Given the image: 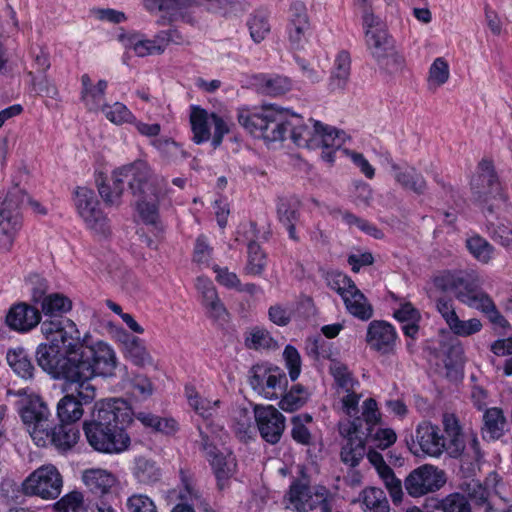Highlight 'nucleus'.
I'll return each instance as SVG.
<instances>
[{
  "instance_id": "ea45409f",
  "label": "nucleus",
  "mask_w": 512,
  "mask_h": 512,
  "mask_svg": "<svg viewBox=\"0 0 512 512\" xmlns=\"http://www.w3.org/2000/svg\"><path fill=\"white\" fill-rule=\"evenodd\" d=\"M362 504L365 512H389L390 505L386 493L376 487L365 488L362 493Z\"/></svg>"
},
{
  "instance_id": "4468645a",
  "label": "nucleus",
  "mask_w": 512,
  "mask_h": 512,
  "mask_svg": "<svg viewBox=\"0 0 512 512\" xmlns=\"http://www.w3.org/2000/svg\"><path fill=\"white\" fill-rule=\"evenodd\" d=\"M365 341L371 351L382 356L394 355L399 342L396 327L385 320H372L367 327Z\"/></svg>"
},
{
  "instance_id": "13d9d810",
  "label": "nucleus",
  "mask_w": 512,
  "mask_h": 512,
  "mask_svg": "<svg viewBox=\"0 0 512 512\" xmlns=\"http://www.w3.org/2000/svg\"><path fill=\"white\" fill-rule=\"evenodd\" d=\"M316 127L318 128L317 148L332 146V144H337V142H339L340 146L343 145L344 139L341 137V134H343L342 131L324 125L321 122H316Z\"/></svg>"
},
{
  "instance_id": "aec40b11",
  "label": "nucleus",
  "mask_w": 512,
  "mask_h": 512,
  "mask_svg": "<svg viewBox=\"0 0 512 512\" xmlns=\"http://www.w3.org/2000/svg\"><path fill=\"white\" fill-rule=\"evenodd\" d=\"M382 422V416L374 398H367L362 405V413L349 423L348 435L360 436L370 434Z\"/></svg>"
},
{
  "instance_id": "cd10ccee",
  "label": "nucleus",
  "mask_w": 512,
  "mask_h": 512,
  "mask_svg": "<svg viewBox=\"0 0 512 512\" xmlns=\"http://www.w3.org/2000/svg\"><path fill=\"white\" fill-rule=\"evenodd\" d=\"M171 40V33L168 31L157 33L153 39H143L137 36L130 39L133 50L138 57L163 53Z\"/></svg>"
},
{
  "instance_id": "7c9ffc66",
  "label": "nucleus",
  "mask_w": 512,
  "mask_h": 512,
  "mask_svg": "<svg viewBox=\"0 0 512 512\" xmlns=\"http://www.w3.org/2000/svg\"><path fill=\"white\" fill-rule=\"evenodd\" d=\"M343 302L347 312L353 317L361 321H368L373 317V306L357 286L351 293L344 297Z\"/></svg>"
},
{
  "instance_id": "de8ad7c7",
  "label": "nucleus",
  "mask_w": 512,
  "mask_h": 512,
  "mask_svg": "<svg viewBox=\"0 0 512 512\" xmlns=\"http://www.w3.org/2000/svg\"><path fill=\"white\" fill-rule=\"evenodd\" d=\"M432 512H472V510L466 496L452 493L438 501Z\"/></svg>"
},
{
  "instance_id": "49530a36",
  "label": "nucleus",
  "mask_w": 512,
  "mask_h": 512,
  "mask_svg": "<svg viewBox=\"0 0 512 512\" xmlns=\"http://www.w3.org/2000/svg\"><path fill=\"white\" fill-rule=\"evenodd\" d=\"M260 91L267 96H281L291 89V80L284 76H263L259 83Z\"/></svg>"
},
{
  "instance_id": "393cba45",
  "label": "nucleus",
  "mask_w": 512,
  "mask_h": 512,
  "mask_svg": "<svg viewBox=\"0 0 512 512\" xmlns=\"http://www.w3.org/2000/svg\"><path fill=\"white\" fill-rule=\"evenodd\" d=\"M365 36L372 57L378 65H383L384 60L388 57V52L394 49L395 41L393 37L385 27L366 31Z\"/></svg>"
},
{
  "instance_id": "39448f33",
  "label": "nucleus",
  "mask_w": 512,
  "mask_h": 512,
  "mask_svg": "<svg viewBox=\"0 0 512 512\" xmlns=\"http://www.w3.org/2000/svg\"><path fill=\"white\" fill-rule=\"evenodd\" d=\"M32 441L38 447L51 448L60 454L71 451L80 439L79 424L54 423L48 405L40 396L29 398L19 411Z\"/></svg>"
},
{
  "instance_id": "f704fd0d",
  "label": "nucleus",
  "mask_w": 512,
  "mask_h": 512,
  "mask_svg": "<svg viewBox=\"0 0 512 512\" xmlns=\"http://www.w3.org/2000/svg\"><path fill=\"white\" fill-rule=\"evenodd\" d=\"M365 453L366 447L363 438L348 435L346 443L341 448L340 458L345 465L355 468L364 458Z\"/></svg>"
},
{
  "instance_id": "f03ea898",
  "label": "nucleus",
  "mask_w": 512,
  "mask_h": 512,
  "mask_svg": "<svg viewBox=\"0 0 512 512\" xmlns=\"http://www.w3.org/2000/svg\"><path fill=\"white\" fill-rule=\"evenodd\" d=\"M127 183L132 195L136 197L135 210L141 222L152 228L155 234L164 233L165 227L161 220L160 203L166 192L160 183L152 177L149 164L144 160H136L113 171V184L105 181L98 184V192L107 204L119 200Z\"/></svg>"
},
{
  "instance_id": "338daca9",
  "label": "nucleus",
  "mask_w": 512,
  "mask_h": 512,
  "mask_svg": "<svg viewBox=\"0 0 512 512\" xmlns=\"http://www.w3.org/2000/svg\"><path fill=\"white\" fill-rule=\"evenodd\" d=\"M129 512H158L154 501L145 494H133L127 499Z\"/></svg>"
},
{
  "instance_id": "3c124183",
  "label": "nucleus",
  "mask_w": 512,
  "mask_h": 512,
  "mask_svg": "<svg viewBox=\"0 0 512 512\" xmlns=\"http://www.w3.org/2000/svg\"><path fill=\"white\" fill-rule=\"evenodd\" d=\"M327 284L342 300L356 287L350 276L340 271H332L327 274Z\"/></svg>"
},
{
  "instance_id": "37998d69",
  "label": "nucleus",
  "mask_w": 512,
  "mask_h": 512,
  "mask_svg": "<svg viewBox=\"0 0 512 512\" xmlns=\"http://www.w3.org/2000/svg\"><path fill=\"white\" fill-rule=\"evenodd\" d=\"M309 398L307 389L301 384L293 385L285 392L279 402V406L286 412H294L302 408Z\"/></svg>"
},
{
  "instance_id": "1a4fd4ad",
  "label": "nucleus",
  "mask_w": 512,
  "mask_h": 512,
  "mask_svg": "<svg viewBox=\"0 0 512 512\" xmlns=\"http://www.w3.org/2000/svg\"><path fill=\"white\" fill-rule=\"evenodd\" d=\"M190 125L195 144H203L211 139L214 149L218 148L229 134L231 127L223 116L216 112L209 113L199 105H192L190 112Z\"/></svg>"
},
{
  "instance_id": "20e7f679",
  "label": "nucleus",
  "mask_w": 512,
  "mask_h": 512,
  "mask_svg": "<svg viewBox=\"0 0 512 512\" xmlns=\"http://www.w3.org/2000/svg\"><path fill=\"white\" fill-rule=\"evenodd\" d=\"M132 422L133 410L126 400L105 399L96 403L91 419L83 423V431L93 450L119 454L131 444L127 429Z\"/></svg>"
},
{
  "instance_id": "c756f323",
  "label": "nucleus",
  "mask_w": 512,
  "mask_h": 512,
  "mask_svg": "<svg viewBox=\"0 0 512 512\" xmlns=\"http://www.w3.org/2000/svg\"><path fill=\"white\" fill-rule=\"evenodd\" d=\"M268 265V255L261 245L250 240L247 244V260L243 268L245 275L261 277Z\"/></svg>"
},
{
  "instance_id": "f257e3e1",
  "label": "nucleus",
  "mask_w": 512,
  "mask_h": 512,
  "mask_svg": "<svg viewBox=\"0 0 512 512\" xmlns=\"http://www.w3.org/2000/svg\"><path fill=\"white\" fill-rule=\"evenodd\" d=\"M41 333L47 342L37 346L35 358L38 366L53 379L77 382L113 373L114 350L103 341L88 345L72 320H44Z\"/></svg>"
},
{
  "instance_id": "e433bc0d",
  "label": "nucleus",
  "mask_w": 512,
  "mask_h": 512,
  "mask_svg": "<svg viewBox=\"0 0 512 512\" xmlns=\"http://www.w3.org/2000/svg\"><path fill=\"white\" fill-rule=\"evenodd\" d=\"M306 354L314 361H335V349L333 343L325 340L320 335L309 337L305 343Z\"/></svg>"
},
{
  "instance_id": "72a5a7b5",
  "label": "nucleus",
  "mask_w": 512,
  "mask_h": 512,
  "mask_svg": "<svg viewBox=\"0 0 512 512\" xmlns=\"http://www.w3.org/2000/svg\"><path fill=\"white\" fill-rule=\"evenodd\" d=\"M0 227L6 235L15 233L21 227L18 205L9 197L0 203Z\"/></svg>"
},
{
  "instance_id": "4d7b16f0",
  "label": "nucleus",
  "mask_w": 512,
  "mask_h": 512,
  "mask_svg": "<svg viewBox=\"0 0 512 512\" xmlns=\"http://www.w3.org/2000/svg\"><path fill=\"white\" fill-rule=\"evenodd\" d=\"M329 372L339 388L346 391H348V388H352L354 378L346 364L335 360L331 363Z\"/></svg>"
},
{
  "instance_id": "4c0bfd02",
  "label": "nucleus",
  "mask_w": 512,
  "mask_h": 512,
  "mask_svg": "<svg viewBox=\"0 0 512 512\" xmlns=\"http://www.w3.org/2000/svg\"><path fill=\"white\" fill-rule=\"evenodd\" d=\"M126 357L136 366L144 367L152 364L153 359L148 352L144 340L137 336H128L124 342Z\"/></svg>"
},
{
  "instance_id": "5701e85b",
  "label": "nucleus",
  "mask_w": 512,
  "mask_h": 512,
  "mask_svg": "<svg viewBox=\"0 0 512 512\" xmlns=\"http://www.w3.org/2000/svg\"><path fill=\"white\" fill-rule=\"evenodd\" d=\"M80 81V99L86 109L90 112L101 111L108 88V81L100 79L96 84H93L91 77L86 73L81 76Z\"/></svg>"
},
{
  "instance_id": "052dcab7",
  "label": "nucleus",
  "mask_w": 512,
  "mask_h": 512,
  "mask_svg": "<svg viewBox=\"0 0 512 512\" xmlns=\"http://www.w3.org/2000/svg\"><path fill=\"white\" fill-rule=\"evenodd\" d=\"M272 337L265 329L254 327L245 335V346L248 349L260 350L262 348H269Z\"/></svg>"
},
{
  "instance_id": "79ce46f5",
  "label": "nucleus",
  "mask_w": 512,
  "mask_h": 512,
  "mask_svg": "<svg viewBox=\"0 0 512 512\" xmlns=\"http://www.w3.org/2000/svg\"><path fill=\"white\" fill-rule=\"evenodd\" d=\"M310 487L299 479H294L289 487L287 498L293 508L299 512L306 511L311 499Z\"/></svg>"
},
{
  "instance_id": "9d476101",
  "label": "nucleus",
  "mask_w": 512,
  "mask_h": 512,
  "mask_svg": "<svg viewBox=\"0 0 512 512\" xmlns=\"http://www.w3.org/2000/svg\"><path fill=\"white\" fill-rule=\"evenodd\" d=\"M92 379H79L77 382H68L75 385L74 391L66 393L57 403L56 416L58 421L70 424H79L84 406L90 405L96 397V388L90 383Z\"/></svg>"
},
{
  "instance_id": "b1692460",
  "label": "nucleus",
  "mask_w": 512,
  "mask_h": 512,
  "mask_svg": "<svg viewBox=\"0 0 512 512\" xmlns=\"http://www.w3.org/2000/svg\"><path fill=\"white\" fill-rule=\"evenodd\" d=\"M388 163L393 172L394 179L402 188L411 190L418 195L425 193L427 189L426 180L414 166H407L403 169L391 157H389Z\"/></svg>"
},
{
  "instance_id": "412c9836",
  "label": "nucleus",
  "mask_w": 512,
  "mask_h": 512,
  "mask_svg": "<svg viewBox=\"0 0 512 512\" xmlns=\"http://www.w3.org/2000/svg\"><path fill=\"white\" fill-rule=\"evenodd\" d=\"M416 440L420 451L425 455L439 457L444 452L445 437L430 422L424 421L417 426Z\"/></svg>"
},
{
  "instance_id": "5fc2aeb1",
  "label": "nucleus",
  "mask_w": 512,
  "mask_h": 512,
  "mask_svg": "<svg viewBox=\"0 0 512 512\" xmlns=\"http://www.w3.org/2000/svg\"><path fill=\"white\" fill-rule=\"evenodd\" d=\"M26 283L30 286L31 301L34 304H40L48 295L47 279L39 273H30L26 277Z\"/></svg>"
},
{
  "instance_id": "473e14b6",
  "label": "nucleus",
  "mask_w": 512,
  "mask_h": 512,
  "mask_svg": "<svg viewBox=\"0 0 512 512\" xmlns=\"http://www.w3.org/2000/svg\"><path fill=\"white\" fill-rule=\"evenodd\" d=\"M302 203L295 195L279 196L276 200V215L280 224L298 222Z\"/></svg>"
},
{
  "instance_id": "6ab92c4d",
  "label": "nucleus",
  "mask_w": 512,
  "mask_h": 512,
  "mask_svg": "<svg viewBox=\"0 0 512 512\" xmlns=\"http://www.w3.org/2000/svg\"><path fill=\"white\" fill-rule=\"evenodd\" d=\"M255 420L261 437L270 444L280 441L285 429V417L274 406L255 408Z\"/></svg>"
},
{
  "instance_id": "a878e982",
  "label": "nucleus",
  "mask_w": 512,
  "mask_h": 512,
  "mask_svg": "<svg viewBox=\"0 0 512 512\" xmlns=\"http://www.w3.org/2000/svg\"><path fill=\"white\" fill-rule=\"evenodd\" d=\"M6 360L12 371L22 380L34 379L36 367L28 351L24 347L9 349Z\"/></svg>"
},
{
  "instance_id": "bf43d9fd",
  "label": "nucleus",
  "mask_w": 512,
  "mask_h": 512,
  "mask_svg": "<svg viewBox=\"0 0 512 512\" xmlns=\"http://www.w3.org/2000/svg\"><path fill=\"white\" fill-rule=\"evenodd\" d=\"M83 502V494L79 491H72L54 504V510L55 512H80Z\"/></svg>"
},
{
  "instance_id": "ddd939ff",
  "label": "nucleus",
  "mask_w": 512,
  "mask_h": 512,
  "mask_svg": "<svg viewBox=\"0 0 512 512\" xmlns=\"http://www.w3.org/2000/svg\"><path fill=\"white\" fill-rule=\"evenodd\" d=\"M446 482L445 474L432 465H422L409 473L404 481L407 493L420 497L439 490Z\"/></svg>"
},
{
  "instance_id": "4be33fe9",
  "label": "nucleus",
  "mask_w": 512,
  "mask_h": 512,
  "mask_svg": "<svg viewBox=\"0 0 512 512\" xmlns=\"http://www.w3.org/2000/svg\"><path fill=\"white\" fill-rule=\"evenodd\" d=\"M180 485L178 491V503H187L199 510L208 505L210 501L204 496L203 491L197 485L196 479L189 470L180 469Z\"/></svg>"
},
{
  "instance_id": "0e129e2a",
  "label": "nucleus",
  "mask_w": 512,
  "mask_h": 512,
  "mask_svg": "<svg viewBox=\"0 0 512 512\" xmlns=\"http://www.w3.org/2000/svg\"><path fill=\"white\" fill-rule=\"evenodd\" d=\"M449 328L457 336L468 337L478 333L482 329V323L477 318H471L465 321L457 317Z\"/></svg>"
},
{
  "instance_id": "9b49d317",
  "label": "nucleus",
  "mask_w": 512,
  "mask_h": 512,
  "mask_svg": "<svg viewBox=\"0 0 512 512\" xmlns=\"http://www.w3.org/2000/svg\"><path fill=\"white\" fill-rule=\"evenodd\" d=\"M62 476L54 465H43L32 472L22 483L25 495L42 499H56L62 490Z\"/></svg>"
},
{
  "instance_id": "2eb2a0df",
  "label": "nucleus",
  "mask_w": 512,
  "mask_h": 512,
  "mask_svg": "<svg viewBox=\"0 0 512 512\" xmlns=\"http://www.w3.org/2000/svg\"><path fill=\"white\" fill-rule=\"evenodd\" d=\"M42 322L40 310L24 301L13 303L7 310L4 320L9 330L18 334H27L38 325L41 326Z\"/></svg>"
},
{
  "instance_id": "680f3d73",
  "label": "nucleus",
  "mask_w": 512,
  "mask_h": 512,
  "mask_svg": "<svg viewBox=\"0 0 512 512\" xmlns=\"http://www.w3.org/2000/svg\"><path fill=\"white\" fill-rule=\"evenodd\" d=\"M283 357L291 381H296L301 373L302 361L300 353L293 345L289 344L284 348Z\"/></svg>"
},
{
  "instance_id": "09e8293b",
  "label": "nucleus",
  "mask_w": 512,
  "mask_h": 512,
  "mask_svg": "<svg viewBox=\"0 0 512 512\" xmlns=\"http://www.w3.org/2000/svg\"><path fill=\"white\" fill-rule=\"evenodd\" d=\"M134 476L140 483L153 484L160 480L161 471L155 462L140 458L136 461Z\"/></svg>"
},
{
  "instance_id": "603ef678",
  "label": "nucleus",
  "mask_w": 512,
  "mask_h": 512,
  "mask_svg": "<svg viewBox=\"0 0 512 512\" xmlns=\"http://www.w3.org/2000/svg\"><path fill=\"white\" fill-rule=\"evenodd\" d=\"M362 438L364 442L367 441L376 448L385 450L396 442L397 435L393 429L381 428L379 425L374 431H371L370 434H365Z\"/></svg>"
},
{
  "instance_id": "c85d7f7f",
  "label": "nucleus",
  "mask_w": 512,
  "mask_h": 512,
  "mask_svg": "<svg viewBox=\"0 0 512 512\" xmlns=\"http://www.w3.org/2000/svg\"><path fill=\"white\" fill-rule=\"evenodd\" d=\"M41 315L50 317V320H62L63 316L73 308L72 300L60 292L49 293L40 303Z\"/></svg>"
},
{
  "instance_id": "423d86ee",
  "label": "nucleus",
  "mask_w": 512,
  "mask_h": 512,
  "mask_svg": "<svg viewBox=\"0 0 512 512\" xmlns=\"http://www.w3.org/2000/svg\"><path fill=\"white\" fill-rule=\"evenodd\" d=\"M197 430L200 437L199 449L211 467L217 489L224 491L237 471L236 457L230 449L220 446L218 433L209 435L201 425L197 426Z\"/></svg>"
},
{
  "instance_id": "f3484780",
  "label": "nucleus",
  "mask_w": 512,
  "mask_h": 512,
  "mask_svg": "<svg viewBox=\"0 0 512 512\" xmlns=\"http://www.w3.org/2000/svg\"><path fill=\"white\" fill-rule=\"evenodd\" d=\"M309 29L310 20L306 4L300 0L293 1L289 6L286 25V34L292 49L304 48Z\"/></svg>"
},
{
  "instance_id": "7ed1b4c3",
  "label": "nucleus",
  "mask_w": 512,
  "mask_h": 512,
  "mask_svg": "<svg viewBox=\"0 0 512 512\" xmlns=\"http://www.w3.org/2000/svg\"><path fill=\"white\" fill-rule=\"evenodd\" d=\"M237 120L253 138L265 143L284 141L289 136L300 148L317 149V121L310 119L313 125L309 126L301 115L275 104L238 108Z\"/></svg>"
},
{
  "instance_id": "6e6d98bb",
  "label": "nucleus",
  "mask_w": 512,
  "mask_h": 512,
  "mask_svg": "<svg viewBox=\"0 0 512 512\" xmlns=\"http://www.w3.org/2000/svg\"><path fill=\"white\" fill-rule=\"evenodd\" d=\"M213 255V247L209 244L205 234H199L194 243L192 260L198 265L209 266Z\"/></svg>"
},
{
  "instance_id": "a19ab883",
  "label": "nucleus",
  "mask_w": 512,
  "mask_h": 512,
  "mask_svg": "<svg viewBox=\"0 0 512 512\" xmlns=\"http://www.w3.org/2000/svg\"><path fill=\"white\" fill-rule=\"evenodd\" d=\"M466 248L477 261L483 264L489 263L494 257V246L478 234L466 239Z\"/></svg>"
},
{
  "instance_id": "58836bf2",
  "label": "nucleus",
  "mask_w": 512,
  "mask_h": 512,
  "mask_svg": "<svg viewBox=\"0 0 512 512\" xmlns=\"http://www.w3.org/2000/svg\"><path fill=\"white\" fill-rule=\"evenodd\" d=\"M483 422L482 433L484 437L487 435L490 439L495 440L503 435L506 419L501 408H488L484 412Z\"/></svg>"
},
{
  "instance_id": "69168bd1",
  "label": "nucleus",
  "mask_w": 512,
  "mask_h": 512,
  "mask_svg": "<svg viewBox=\"0 0 512 512\" xmlns=\"http://www.w3.org/2000/svg\"><path fill=\"white\" fill-rule=\"evenodd\" d=\"M272 368L273 366L266 364H255L251 367L248 382L253 390L258 393L263 392L266 377L270 374Z\"/></svg>"
},
{
  "instance_id": "dca6fc26",
  "label": "nucleus",
  "mask_w": 512,
  "mask_h": 512,
  "mask_svg": "<svg viewBox=\"0 0 512 512\" xmlns=\"http://www.w3.org/2000/svg\"><path fill=\"white\" fill-rule=\"evenodd\" d=\"M470 186L475 200L480 204H486L489 196L499 190L500 179L492 159L482 158L478 162Z\"/></svg>"
},
{
  "instance_id": "e2e57ef3",
  "label": "nucleus",
  "mask_w": 512,
  "mask_h": 512,
  "mask_svg": "<svg viewBox=\"0 0 512 512\" xmlns=\"http://www.w3.org/2000/svg\"><path fill=\"white\" fill-rule=\"evenodd\" d=\"M450 76L448 62L443 57L436 58L429 68V82L436 86L444 85Z\"/></svg>"
},
{
  "instance_id": "8fccbe9b",
  "label": "nucleus",
  "mask_w": 512,
  "mask_h": 512,
  "mask_svg": "<svg viewBox=\"0 0 512 512\" xmlns=\"http://www.w3.org/2000/svg\"><path fill=\"white\" fill-rule=\"evenodd\" d=\"M143 8L149 13L164 12L175 16L186 7L184 0H141Z\"/></svg>"
},
{
  "instance_id": "864d4df0",
  "label": "nucleus",
  "mask_w": 512,
  "mask_h": 512,
  "mask_svg": "<svg viewBox=\"0 0 512 512\" xmlns=\"http://www.w3.org/2000/svg\"><path fill=\"white\" fill-rule=\"evenodd\" d=\"M477 310L482 312L484 316L489 320V322L494 326L500 327L504 330L511 328L510 322L498 310L491 296L489 298H485V302L480 305Z\"/></svg>"
},
{
  "instance_id": "c9c22d12",
  "label": "nucleus",
  "mask_w": 512,
  "mask_h": 512,
  "mask_svg": "<svg viewBox=\"0 0 512 512\" xmlns=\"http://www.w3.org/2000/svg\"><path fill=\"white\" fill-rule=\"evenodd\" d=\"M247 27L252 40L261 43L271 30L269 12L263 8L254 10L247 20Z\"/></svg>"
},
{
  "instance_id": "f8f14e48",
  "label": "nucleus",
  "mask_w": 512,
  "mask_h": 512,
  "mask_svg": "<svg viewBox=\"0 0 512 512\" xmlns=\"http://www.w3.org/2000/svg\"><path fill=\"white\" fill-rule=\"evenodd\" d=\"M83 481L89 491L99 497V512H116L112 506L117 499V494L112 491L117 483L114 474L100 468L89 469L84 471Z\"/></svg>"
},
{
  "instance_id": "a211bd4d",
  "label": "nucleus",
  "mask_w": 512,
  "mask_h": 512,
  "mask_svg": "<svg viewBox=\"0 0 512 512\" xmlns=\"http://www.w3.org/2000/svg\"><path fill=\"white\" fill-rule=\"evenodd\" d=\"M188 405L202 419L205 431L209 435L217 434L223 427L214 421L220 407V400H210L203 397L193 385H186L184 388Z\"/></svg>"
},
{
  "instance_id": "c03bdc74",
  "label": "nucleus",
  "mask_w": 512,
  "mask_h": 512,
  "mask_svg": "<svg viewBox=\"0 0 512 512\" xmlns=\"http://www.w3.org/2000/svg\"><path fill=\"white\" fill-rule=\"evenodd\" d=\"M287 377L285 372L278 366H273L272 371L266 377L264 384L263 394L268 399H274L278 397V392L283 394L287 388Z\"/></svg>"
},
{
  "instance_id": "a18cd8bd",
  "label": "nucleus",
  "mask_w": 512,
  "mask_h": 512,
  "mask_svg": "<svg viewBox=\"0 0 512 512\" xmlns=\"http://www.w3.org/2000/svg\"><path fill=\"white\" fill-rule=\"evenodd\" d=\"M106 119L115 125L132 124L135 122L136 116L132 111L121 102L113 104H103L102 110Z\"/></svg>"
},
{
  "instance_id": "6e6552de",
  "label": "nucleus",
  "mask_w": 512,
  "mask_h": 512,
  "mask_svg": "<svg viewBox=\"0 0 512 512\" xmlns=\"http://www.w3.org/2000/svg\"><path fill=\"white\" fill-rule=\"evenodd\" d=\"M435 286L443 291H452L456 298L470 308L478 309L490 295L485 292L478 276L465 271L446 272L434 280Z\"/></svg>"
},
{
  "instance_id": "2f4dec72",
  "label": "nucleus",
  "mask_w": 512,
  "mask_h": 512,
  "mask_svg": "<svg viewBox=\"0 0 512 512\" xmlns=\"http://www.w3.org/2000/svg\"><path fill=\"white\" fill-rule=\"evenodd\" d=\"M483 214L487 218L489 228L492 229L496 238L500 239L503 246H512V221L506 217L497 216L495 221L491 219L494 216L492 205L483 206Z\"/></svg>"
},
{
  "instance_id": "774afa93",
  "label": "nucleus",
  "mask_w": 512,
  "mask_h": 512,
  "mask_svg": "<svg viewBox=\"0 0 512 512\" xmlns=\"http://www.w3.org/2000/svg\"><path fill=\"white\" fill-rule=\"evenodd\" d=\"M213 272L216 274L217 283L226 289L236 290L240 286V279L235 272L229 271L227 267H221L217 264L212 266Z\"/></svg>"
},
{
  "instance_id": "0eeeda50",
  "label": "nucleus",
  "mask_w": 512,
  "mask_h": 512,
  "mask_svg": "<svg viewBox=\"0 0 512 512\" xmlns=\"http://www.w3.org/2000/svg\"><path fill=\"white\" fill-rule=\"evenodd\" d=\"M78 216L82 219L87 230L101 238L112 234L111 222L103 211L101 202L95 191L86 186H77L72 196Z\"/></svg>"
},
{
  "instance_id": "bb28decb",
  "label": "nucleus",
  "mask_w": 512,
  "mask_h": 512,
  "mask_svg": "<svg viewBox=\"0 0 512 512\" xmlns=\"http://www.w3.org/2000/svg\"><path fill=\"white\" fill-rule=\"evenodd\" d=\"M351 73V56L346 50L337 53L329 77L328 89L331 92L344 91Z\"/></svg>"
}]
</instances>
